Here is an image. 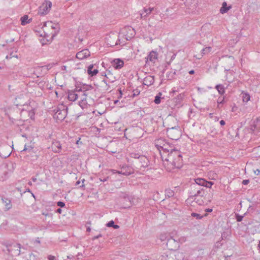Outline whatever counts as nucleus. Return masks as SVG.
<instances>
[{
	"instance_id": "f257e3e1",
	"label": "nucleus",
	"mask_w": 260,
	"mask_h": 260,
	"mask_svg": "<svg viewBox=\"0 0 260 260\" xmlns=\"http://www.w3.org/2000/svg\"><path fill=\"white\" fill-rule=\"evenodd\" d=\"M164 161V165L167 170L171 172L174 169H180L183 165V160L181 153L176 149H172L171 151L167 154V156L161 155Z\"/></svg>"
},
{
	"instance_id": "f03ea898",
	"label": "nucleus",
	"mask_w": 260,
	"mask_h": 260,
	"mask_svg": "<svg viewBox=\"0 0 260 260\" xmlns=\"http://www.w3.org/2000/svg\"><path fill=\"white\" fill-rule=\"evenodd\" d=\"M7 248L8 253L12 256H18L20 254L21 245L18 243L6 242L3 244Z\"/></svg>"
},
{
	"instance_id": "7ed1b4c3",
	"label": "nucleus",
	"mask_w": 260,
	"mask_h": 260,
	"mask_svg": "<svg viewBox=\"0 0 260 260\" xmlns=\"http://www.w3.org/2000/svg\"><path fill=\"white\" fill-rule=\"evenodd\" d=\"M205 194V189L204 188L199 189L197 191L191 190L190 192V198L194 200V201L199 205H204V201L202 198Z\"/></svg>"
},
{
	"instance_id": "20e7f679",
	"label": "nucleus",
	"mask_w": 260,
	"mask_h": 260,
	"mask_svg": "<svg viewBox=\"0 0 260 260\" xmlns=\"http://www.w3.org/2000/svg\"><path fill=\"white\" fill-rule=\"evenodd\" d=\"M5 111L6 114L8 115L9 119L13 122H14V120L18 119L20 110L17 107L8 108Z\"/></svg>"
},
{
	"instance_id": "39448f33",
	"label": "nucleus",
	"mask_w": 260,
	"mask_h": 260,
	"mask_svg": "<svg viewBox=\"0 0 260 260\" xmlns=\"http://www.w3.org/2000/svg\"><path fill=\"white\" fill-rule=\"evenodd\" d=\"M167 135L170 139L177 140L181 135L179 127L178 126H174L171 128H168L167 130Z\"/></svg>"
},
{
	"instance_id": "423d86ee",
	"label": "nucleus",
	"mask_w": 260,
	"mask_h": 260,
	"mask_svg": "<svg viewBox=\"0 0 260 260\" xmlns=\"http://www.w3.org/2000/svg\"><path fill=\"white\" fill-rule=\"evenodd\" d=\"M52 7V3L49 1H45L40 6L38 10V14L41 15H46L50 11Z\"/></svg>"
},
{
	"instance_id": "0eeeda50",
	"label": "nucleus",
	"mask_w": 260,
	"mask_h": 260,
	"mask_svg": "<svg viewBox=\"0 0 260 260\" xmlns=\"http://www.w3.org/2000/svg\"><path fill=\"white\" fill-rule=\"evenodd\" d=\"M166 245L170 250H175L179 247V243L178 240L170 237L167 239Z\"/></svg>"
},
{
	"instance_id": "6e6552de",
	"label": "nucleus",
	"mask_w": 260,
	"mask_h": 260,
	"mask_svg": "<svg viewBox=\"0 0 260 260\" xmlns=\"http://www.w3.org/2000/svg\"><path fill=\"white\" fill-rule=\"evenodd\" d=\"M195 183L191 185V190L197 191L199 189H202L203 187L201 186H204L205 183H206V180L203 178H198L194 179Z\"/></svg>"
},
{
	"instance_id": "1a4fd4ad",
	"label": "nucleus",
	"mask_w": 260,
	"mask_h": 260,
	"mask_svg": "<svg viewBox=\"0 0 260 260\" xmlns=\"http://www.w3.org/2000/svg\"><path fill=\"white\" fill-rule=\"evenodd\" d=\"M106 79L103 80V82L105 84V88L106 90H108V83H113L116 80V78L113 76L110 71H107L105 75Z\"/></svg>"
},
{
	"instance_id": "9d476101",
	"label": "nucleus",
	"mask_w": 260,
	"mask_h": 260,
	"mask_svg": "<svg viewBox=\"0 0 260 260\" xmlns=\"http://www.w3.org/2000/svg\"><path fill=\"white\" fill-rule=\"evenodd\" d=\"M54 111H55V112L53 115L54 118L60 121L64 119L67 115L66 110L63 109L61 110L58 108H57L56 109H54Z\"/></svg>"
},
{
	"instance_id": "9b49d317",
	"label": "nucleus",
	"mask_w": 260,
	"mask_h": 260,
	"mask_svg": "<svg viewBox=\"0 0 260 260\" xmlns=\"http://www.w3.org/2000/svg\"><path fill=\"white\" fill-rule=\"evenodd\" d=\"M90 52L87 49H84L78 52L76 54V57L80 60L86 58L90 56Z\"/></svg>"
},
{
	"instance_id": "f8f14e48",
	"label": "nucleus",
	"mask_w": 260,
	"mask_h": 260,
	"mask_svg": "<svg viewBox=\"0 0 260 260\" xmlns=\"http://www.w3.org/2000/svg\"><path fill=\"white\" fill-rule=\"evenodd\" d=\"M54 25V23L51 21H48L44 22L42 28L43 29L44 33V37H49L50 36L49 29L50 27H52Z\"/></svg>"
},
{
	"instance_id": "ddd939ff",
	"label": "nucleus",
	"mask_w": 260,
	"mask_h": 260,
	"mask_svg": "<svg viewBox=\"0 0 260 260\" xmlns=\"http://www.w3.org/2000/svg\"><path fill=\"white\" fill-rule=\"evenodd\" d=\"M52 150L55 153L60 152L62 148V145L60 142L57 140H53L51 145Z\"/></svg>"
},
{
	"instance_id": "4468645a",
	"label": "nucleus",
	"mask_w": 260,
	"mask_h": 260,
	"mask_svg": "<svg viewBox=\"0 0 260 260\" xmlns=\"http://www.w3.org/2000/svg\"><path fill=\"white\" fill-rule=\"evenodd\" d=\"M112 64L115 69H120L123 66L124 62L120 58H116L112 61Z\"/></svg>"
},
{
	"instance_id": "2eb2a0df",
	"label": "nucleus",
	"mask_w": 260,
	"mask_h": 260,
	"mask_svg": "<svg viewBox=\"0 0 260 260\" xmlns=\"http://www.w3.org/2000/svg\"><path fill=\"white\" fill-rule=\"evenodd\" d=\"M158 54L154 51H152L150 52L149 54L146 57V62L148 61L154 63L155 60L157 59Z\"/></svg>"
},
{
	"instance_id": "dca6fc26",
	"label": "nucleus",
	"mask_w": 260,
	"mask_h": 260,
	"mask_svg": "<svg viewBox=\"0 0 260 260\" xmlns=\"http://www.w3.org/2000/svg\"><path fill=\"white\" fill-rule=\"evenodd\" d=\"M154 9L153 8H144L143 11L140 13L141 18L145 19L147 16L151 13L152 11Z\"/></svg>"
},
{
	"instance_id": "f3484780",
	"label": "nucleus",
	"mask_w": 260,
	"mask_h": 260,
	"mask_svg": "<svg viewBox=\"0 0 260 260\" xmlns=\"http://www.w3.org/2000/svg\"><path fill=\"white\" fill-rule=\"evenodd\" d=\"M2 200L3 202V203L4 204L5 208L7 210H9L12 207V205L11 204V201L5 197H3L2 198Z\"/></svg>"
},
{
	"instance_id": "a211bd4d",
	"label": "nucleus",
	"mask_w": 260,
	"mask_h": 260,
	"mask_svg": "<svg viewBox=\"0 0 260 260\" xmlns=\"http://www.w3.org/2000/svg\"><path fill=\"white\" fill-rule=\"evenodd\" d=\"M140 162L141 163V168H145L149 166V160L145 156H141L140 157Z\"/></svg>"
},
{
	"instance_id": "6ab92c4d",
	"label": "nucleus",
	"mask_w": 260,
	"mask_h": 260,
	"mask_svg": "<svg viewBox=\"0 0 260 260\" xmlns=\"http://www.w3.org/2000/svg\"><path fill=\"white\" fill-rule=\"evenodd\" d=\"M161 149L163 150L164 153H168V154L171 151L172 149H175L174 147L171 145L168 142H166L165 144L161 146Z\"/></svg>"
},
{
	"instance_id": "aec40b11",
	"label": "nucleus",
	"mask_w": 260,
	"mask_h": 260,
	"mask_svg": "<svg viewBox=\"0 0 260 260\" xmlns=\"http://www.w3.org/2000/svg\"><path fill=\"white\" fill-rule=\"evenodd\" d=\"M250 129L253 132H258L260 129V120L257 119L254 121L250 125Z\"/></svg>"
},
{
	"instance_id": "412c9836",
	"label": "nucleus",
	"mask_w": 260,
	"mask_h": 260,
	"mask_svg": "<svg viewBox=\"0 0 260 260\" xmlns=\"http://www.w3.org/2000/svg\"><path fill=\"white\" fill-rule=\"evenodd\" d=\"M79 96V95L77 94L75 91H71L69 92L68 99L71 101H75Z\"/></svg>"
},
{
	"instance_id": "4be33fe9",
	"label": "nucleus",
	"mask_w": 260,
	"mask_h": 260,
	"mask_svg": "<svg viewBox=\"0 0 260 260\" xmlns=\"http://www.w3.org/2000/svg\"><path fill=\"white\" fill-rule=\"evenodd\" d=\"M93 64H90L88 67L87 73L91 76H93L96 75L98 73V72H99V71H98V69H94V70H93Z\"/></svg>"
},
{
	"instance_id": "5701e85b",
	"label": "nucleus",
	"mask_w": 260,
	"mask_h": 260,
	"mask_svg": "<svg viewBox=\"0 0 260 260\" xmlns=\"http://www.w3.org/2000/svg\"><path fill=\"white\" fill-rule=\"evenodd\" d=\"M20 21L21 25H25L26 24L29 23L31 21V19H28V15H25L21 17Z\"/></svg>"
},
{
	"instance_id": "b1692460",
	"label": "nucleus",
	"mask_w": 260,
	"mask_h": 260,
	"mask_svg": "<svg viewBox=\"0 0 260 260\" xmlns=\"http://www.w3.org/2000/svg\"><path fill=\"white\" fill-rule=\"evenodd\" d=\"M212 199V197L208 194L207 191L205 190V194H204L202 198L203 201H204V204H207L208 203L211 202Z\"/></svg>"
},
{
	"instance_id": "393cba45",
	"label": "nucleus",
	"mask_w": 260,
	"mask_h": 260,
	"mask_svg": "<svg viewBox=\"0 0 260 260\" xmlns=\"http://www.w3.org/2000/svg\"><path fill=\"white\" fill-rule=\"evenodd\" d=\"M232 8L231 6L228 7L227 4L226 2H223L222 4V7H221L220 9V12L221 14H224L226 13L231 8Z\"/></svg>"
},
{
	"instance_id": "a878e982",
	"label": "nucleus",
	"mask_w": 260,
	"mask_h": 260,
	"mask_svg": "<svg viewBox=\"0 0 260 260\" xmlns=\"http://www.w3.org/2000/svg\"><path fill=\"white\" fill-rule=\"evenodd\" d=\"M215 88L217 90L219 94L223 95L225 92V88L222 84H217L215 86Z\"/></svg>"
},
{
	"instance_id": "bb28decb",
	"label": "nucleus",
	"mask_w": 260,
	"mask_h": 260,
	"mask_svg": "<svg viewBox=\"0 0 260 260\" xmlns=\"http://www.w3.org/2000/svg\"><path fill=\"white\" fill-rule=\"evenodd\" d=\"M50 29L52 30V31L50 33V36L51 35L52 37H53L56 34V32H58V25L57 24H54L52 27H50Z\"/></svg>"
},
{
	"instance_id": "cd10ccee",
	"label": "nucleus",
	"mask_w": 260,
	"mask_h": 260,
	"mask_svg": "<svg viewBox=\"0 0 260 260\" xmlns=\"http://www.w3.org/2000/svg\"><path fill=\"white\" fill-rule=\"evenodd\" d=\"M212 50V48L211 47H207L205 48H203L201 51V56L202 57L204 55L210 53Z\"/></svg>"
},
{
	"instance_id": "c85d7f7f",
	"label": "nucleus",
	"mask_w": 260,
	"mask_h": 260,
	"mask_svg": "<svg viewBox=\"0 0 260 260\" xmlns=\"http://www.w3.org/2000/svg\"><path fill=\"white\" fill-rule=\"evenodd\" d=\"M21 153H24V152H28L31 154V152H33V147L31 146L26 147L25 145L24 149L21 151Z\"/></svg>"
},
{
	"instance_id": "c756f323",
	"label": "nucleus",
	"mask_w": 260,
	"mask_h": 260,
	"mask_svg": "<svg viewBox=\"0 0 260 260\" xmlns=\"http://www.w3.org/2000/svg\"><path fill=\"white\" fill-rule=\"evenodd\" d=\"M165 196L168 198L172 197L174 196V192L171 189H167L165 190Z\"/></svg>"
},
{
	"instance_id": "7c9ffc66",
	"label": "nucleus",
	"mask_w": 260,
	"mask_h": 260,
	"mask_svg": "<svg viewBox=\"0 0 260 260\" xmlns=\"http://www.w3.org/2000/svg\"><path fill=\"white\" fill-rule=\"evenodd\" d=\"M144 81L146 82L145 85L147 83H149V85H151L154 83V78L152 76L146 77L144 79Z\"/></svg>"
},
{
	"instance_id": "2f4dec72",
	"label": "nucleus",
	"mask_w": 260,
	"mask_h": 260,
	"mask_svg": "<svg viewBox=\"0 0 260 260\" xmlns=\"http://www.w3.org/2000/svg\"><path fill=\"white\" fill-rule=\"evenodd\" d=\"M167 142L165 140L162 139H159L157 140L156 142V146L157 147H160L161 148V146L163 144H165V143Z\"/></svg>"
},
{
	"instance_id": "473e14b6",
	"label": "nucleus",
	"mask_w": 260,
	"mask_h": 260,
	"mask_svg": "<svg viewBox=\"0 0 260 260\" xmlns=\"http://www.w3.org/2000/svg\"><path fill=\"white\" fill-rule=\"evenodd\" d=\"M191 216L195 217L196 219H202L204 216H207V214L206 213L204 215H201V214L196 213H192L191 214Z\"/></svg>"
},
{
	"instance_id": "72a5a7b5",
	"label": "nucleus",
	"mask_w": 260,
	"mask_h": 260,
	"mask_svg": "<svg viewBox=\"0 0 260 260\" xmlns=\"http://www.w3.org/2000/svg\"><path fill=\"white\" fill-rule=\"evenodd\" d=\"M242 99L244 102H247L250 100V95L247 93H242Z\"/></svg>"
},
{
	"instance_id": "f704fd0d",
	"label": "nucleus",
	"mask_w": 260,
	"mask_h": 260,
	"mask_svg": "<svg viewBox=\"0 0 260 260\" xmlns=\"http://www.w3.org/2000/svg\"><path fill=\"white\" fill-rule=\"evenodd\" d=\"M161 95V93L159 92L158 94L155 97L154 102L156 104H158L160 103V96Z\"/></svg>"
},
{
	"instance_id": "c9c22d12",
	"label": "nucleus",
	"mask_w": 260,
	"mask_h": 260,
	"mask_svg": "<svg viewBox=\"0 0 260 260\" xmlns=\"http://www.w3.org/2000/svg\"><path fill=\"white\" fill-rule=\"evenodd\" d=\"M77 91H78L80 94H79V96H86L87 95V94L86 93V92L85 91H82V89L80 88L79 90L77 89Z\"/></svg>"
},
{
	"instance_id": "e433bc0d",
	"label": "nucleus",
	"mask_w": 260,
	"mask_h": 260,
	"mask_svg": "<svg viewBox=\"0 0 260 260\" xmlns=\"http://www.w3.org/2000/svg\"><path fill=\"white\" fill-rule=\"evenodd\" d=\"M86 96H81V102H79V105L83 108V105H85V101H86Z\"/></svg>"
},
{
	"instance_id": "4c0bfd02",
	"label": "nucleus",
	"mask_w": 260,
	"mask_h": 260,
	"mask_svg": "<svg viewBox=\"0 0 260 260\" xmlns=\"http://www.w3.org/2000/svg\"><path fill=\"white\" fill-rule=\"evenodd\" d=\"M243 216L240 215L239 214H236V218L237 221L240 222L241 221L243 218Z\"/></svg>"
},
{
	"instance_id": "58836bf2",
	"label": "nucleus",
	"mask_w": 260,
	"mask_h": 260,
	"mask_svg": "<svg viewBox=\"0 0 260 260\" xmlns=\"http://www.w3.org/2000/svg\"><path fill=\"white\" fill-rule=\"evenodd\" d=\"M213 184V183L212 182L206 181V183H205V185L204 187L211 188Z\"/></svg>"
},
{
	"instance_id": "ea45409f",
	"label": "nucleus",
	"mask_w": 260,
	"mask_h": 260,
	"mask_svg": "<svg viewBox=\"0 0 260 260\" xmlns=\"http://www.w3.org/2000/svg\"><path fill=\"white\" fill-rule=\"evenodd\" d=\"M175 74V72H174L173 73H172V72H170V73H168L167 74V77L168 79L169 80H170V79H171L172 78H173V76H174V75Z\"/></svg>"
},
{
	"instance_id": "a19ab883",
	"label": "nucleus",
	"mask_w": 260,
	"mask_h": 260,
	"mask_svg": "<svg viewBox=\"0 0 260 260\" xmlns=\"http://www.w3.org/2000/svg\"><path fill=\"white\" fill-rule=\"evenodd\" d=\"M218 105V106H219V105L221 104H223L224 102V98L219 97L218 98L217 101Z\"/></svg>"
},
{
	"instance_id": "79ce46f5",
	"label": "nucleus",
	"mask_w": 260,
	"mask_h": 260,
	"mask_svg": "<svg viewBox=\"0 0 260 260\" xmlns=\"http://www.w3.org/2000/svg\"><path fill=\"white\" fill-rule=\"evenodd\" d=\"M167 237L166 234H161L160 235V239L161 241L167 240Z\"/></svg>"
},
{
	"instance_id": "37998d69",
	"label": "nucleus",
	"mask_w": 260,
	"mask_h": 260,
	"mask_svg": "<svg viewBox=\"0 0 260 260\" xmlns=\"http://www.w3.org/2000/svg\"><path fill=\"white\" fill-rule=\"evenodd\" d=\"M29 260H37V256L33 253L29 255Z\"/></svg>"
},
{
	"instance_id": "c03bdc74",
	"label": "nucleus",
	"mask_w": 260,
	"mask_h": 260,
	"mask_svg": "<svg viewBox=\"0 0 260 260\" xmlns=\"http://www.w3.org/2000/svg\"><path fill=\"white\" fill-rule=\"evenodd\" d=\"M57 205L60 207H63L65 206V204L64 203L62 202H61V201H59L57 203Z\"/></svg>"
},
{
	"instance_id": "a18cd8bd",
	"label": "nucleus",
	"mask_w": 260,
	"mask_h": 260,
	"mask_svg": "<svg viewBox=\"0 0 260 260\" xmlns=\"http://www.w3.org/2000/svg\"><path fill=\"white\" fill-rule=\"evenodd\" d=\"M113 225H114V222L113 220H111L108 223H107V226L108 227H113Z\"/></svg>"
},
{
	"instance_id": "49530a36",
	"label": "nucleus",
	"mask_w": 260,
	"mask_h": 260,
	"mask_svg": "<svg viewBox=\"0 0 260 260\" xmlns=\"http://www.w3.org/2000/svg\"><path fill=\"white\" fill-rule=\"evenodd\" d=\"M131 155H132V157L136 158H139V159H140V157H141V156L139 155L138 154H136V153H132Z\"/></svg>"
},
{
	"instance_id": "de8ad7c7",
	"label": "nucleus",
	"mask_w": 260,
	"mask_h": 260,
	"mask_svg": "<svg viewBox=\"0 0 260 260\" xmlns=\"http://www.w3.org/2000/svg\"><path fill=\"white\" fill-rule=\"evenodd\" d=\"M48 259L49 260H54L55 259V257L54 256L49 255L48 256Z\"/></svg>"
},
{
	"instance_id": "09e8293b",
	"label": "nucleus",
	"mask_w": 260,
	"mask_h": 260,
	"mask_svg": "<svg viewBox=\"0 0 260 260\" xmlns=\"http://www.w3.org/2000/svg\"><path fill=\"white\" fill-rule=\"evenodd\" d=\"M17 57V55H12V53H11L9 55H7L6 58L7 59H10V58H11L12 57Z\"/></svg>"
},
{
	"instance_id": "8fccbe9b",
	"label": "nucleus",
	"mask_w": 260,
	"mask_h": 260,
	"mask_svg": "<svg viewBox=\"0 0 260 260\" xmlns=\"http://www.w3.org/2000/svg\"><path fill=\"white\" fill-rule=\"evenodd\" d=\"M249 180H243L242 181V184L243 185H247L249 183Z\"/></svg>"
},
{
	"instance_id": "3c124183",
	"label": "nucleus",
	"mask_w": 260,
	"mask_h": 260,
	"mask_svg": "<svg viewBox=\"0 0 260 260\" xmlns=\"http://www.w3.org/2000/svg\"><path fill=\"white\" fill-rule=\"evenodd\" d=\"M254 174L256 175H258L260 174V170L259 169H256L254 171Z\"/></svg>"
},
{
	"instance_id": "603ef678",
	"label": "nucleus",
	"mask_w": 260,
	"mask_h": 260,
	"mask_svg": "<svg viewBox=\"0 0 260 260\" xmlns=\"http://www.w3.org/2000/svg\"><path fill=\"white\" fill-rule=\"evenodd\" d=\"M118 173L122 174L124 175H128L130 174V173H129L122 172H118Z\"/></svg>"
},
{
	"instance_id": "864d4df0",
	"label": "nucleus",
	"mask_w": 260,
	"mask_h": 260,
	"mask_svg": "<svg viewBox=\"0 0 260 260\" xmlns=\"http://www.w3.org/2000/svg\"><path fill=\"white\" fill-rule=\"evenodd\" d=\"M220 124L221 125L223 126L225 125V122L223 120H221L220 121Z\"/></svg>"
},
{
	"instance_id": "5fc2aeb1",
	"label": "nucleus",
	"mask_w": 260,
	"mask_h": 260,
	"mask_svg": "<svg viewBox=\"0 0 260 260\" xmlns=\"http://www.w3.org/2000/svg\"><path fill=\"white\" fill-rule=\"evenodd\" d=\"M84 181H85V179H84L82 180V185L80 186V187L83 188V187H84V186H85L84 184Z\"/></svg>"
},
{
	"instance_id": "6e6d98bb",
	"label": "nucleus",
	"mask_w": 260,
	"mask_h": 260,
	"mask_svg": "<svg viewBox=\"0 0 260 260\" xmlns=\"http://www.w3.org/2000/svg\"><path fill=\"white\" fill-rule=\"evenodd\" d=\"M183 94H179V95H178V99L179 100H181L182 98H183Z\"/></svg>"
},
{
	"instance_id": "4d7b16f0",
	"label": "nucleus",
	"mask_w": 260,
	"mask_h": 260,
	"mask_svg": "<svg viewBox=\"0 0 260 260\" xmlns=\"http://www.w3.org/2000/svg\"><path fill=\"white\" fill-rule=\"evenodd\" d=\"M205 211L207 212H211L212 211V209L208 208L205 210Z\"/></svg>"
},
{
	"instance_id": "13d9d810",
	"label": "nucleus",
	"mask_w": 260,
	"mask_h": 260,
	"mask_svg": "<svg viewBox=\"0 0 260 260\" xmlns=\"http://www.w3.org/2000/svg\"><path fill=\"white\" fill-rule=\"evenodd\" d=\"M102 237V235L101 234H99V235L96 236H95L93 239H98L99 238V237Z\"/></svg>"
},
{
	"instance_id": "bf43d9fd",
	"label": "nucleus",
	"mask_w": 260,
	"mask_h": 260,
	"mask_svg": "<svg viewBox=\"0 0 260 260\" xmlns=\"http://www.w3.org/2000/svg\"><path fill=\"white\" fill-rule=\"evenodd\" d=\"M62 210L60 208H58L56 210V212L58 213H61Z\"/></svg>"
},
{
	"instance_id": "052dcab7",
	"label": "nucleus",
	"mask_w": 260,
	"mask_h": 260,
	"mask_svg": "<svg viewBox=\"0 0 260 260\" xmlns=\"http://www.w3.org/2000/svg\"><path fill=\"white\" fill-rule=\"evenodd\" d=\"M61 70L63 71H66L67 67L66 66H63L62 67H61Z\"/></svg>"
},
{
	"instance_id": "680f3d73",
	"label": "nucleus",
	"mask_w": 260,
	"mask_h": 260,
	"mask_svg": "<svg viewBox=\"0 0 260 260\" xmlns=\"http://www.w3.org/2000/svg\"><path fill=\"white\" fill-rule=\"evenodd\" d=\"M119 225H116V224H114V225H113V228L114 229H117L119 228Z\"/></svg>"
},
{
	"instance_id": "e2e57ef3",
	"label": "nucleus",
	"mask_w": 260,
	"mask_h": 260,
	"mask_svg": "<svg viewBox=\"0 0 260 260\" xmlns=\"http://www.w3.org/2000/svg\"><path fill=\"white\" fill-rule=\"evenodd\" d=\"M194 73V70H190L189 72V74H193Z\"/></svg>"
},
{
	"instance_id": "0e129e2a",
	"label": "nucleus",
	"mask_w": 260,
	"mask_h": 260,
	"mask_svg": "<svg viewBox=\"0 0 260 260\" xmlns=\"http://www.w3.org/2000/svg\"><path fill=\"white\" fill-rule=\"evenodd\" d=\"M36 242H37L38 243H40V241L39 238H38L36 240Z\"/></svg>"
},
{
	"instance_id": "69168bd1",
	"label": "nucleus",
	"mask_w": 260,
	"mask_h": 260,
	"mask_svg": "<svg viewBox=\"0 0 260 260\" xmlns=\"http://www.w3.org/2000/svg\"><path fill=\"white\" fill-rule=\"evenodd\" d=\"M80 183V181H77V182H76V183L75 185H79Z\"/></svg>"
},
{
	"instance_id": "338daca9",
	"label": "nucleus",
	"mask_w": 260,
	"mask_h": 260,
	"mask_svg": "<svg viewBox=\"0 0 260 260\" xmlns=\"http://www.w3.org/2000/svg\"><path fill=\"white\" fill-rule=\"evenodd\" d=\"M90 231H91V229L89 227L87 228V232H89Z\"/></svg>"
},
{
	"instance_id": "774afa93",
	"label": "nucleus",
	"mask_w": 260,
	"mask_h": 260,
	"mask_svg": "<svg viewBox=\"0 0 260 260\" xmlns=\"http://www.w3.org/2000/svg\"><path fill=\"white\" fill-rule=\"evenodd\" d=\"M32 180L34 182H36L37 181V178H32Z\"/></svg>"
}]
</instances>
